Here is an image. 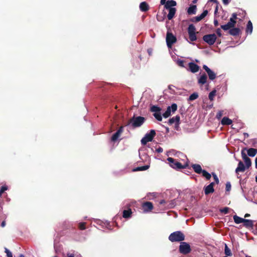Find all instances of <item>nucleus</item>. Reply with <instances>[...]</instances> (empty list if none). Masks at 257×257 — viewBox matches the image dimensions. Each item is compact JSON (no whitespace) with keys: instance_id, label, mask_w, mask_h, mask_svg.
<instances>
[{"instance_id":"45","label":"nucleus","mask_w":257,"mask_h":257,"mask_svg":"<svg viewBox=\"0 0 257 257\" xmlns=\"http://www.w3.org/2000/svg\"><path fill=\"white\" fill-rule=\"evenodd\" d=\"M5 251L7 254V257H13V254H12V252L9 249H8L7 248H6V247L5 248Z\"/></svg>"},{"instance_id":"63","label":"nucleus","mask_w":257,"mask_h":257,"mask_svg":"<svg viewBox=\"0 0 257 257\" xmlns=\"http://www.w3.org/2000/svg\"><path fill=\"white\" fill-rule=\"evenodd\" d=\"M241 190H242V192L243 195L245 197V194H244V190H243V188H242V186H241Z\"/></svg>"},{"instance_id":"41","label":"nucleus","mask_w":257,"mask_h":257,"mask_svg":"<svg viewBox=\"0 0 257 257\" xmlns=\"http://www.w3.org/2000/svg\"><path fill=\"white\" fill-rule=\"evenodd\" d=\"M216 90H213L212 91H211L209 94V95H208V97H209V99L210 100H213V99H214V96L216 94Z\"/></svg>"},{"instance_id":"25","label":"nucleus","mask_w":257,"mask_h":257,"mask_svg":"<svg viewBox=\"0 0 257 257\" xmlns=\"http://www.w3.org/2000/svg\"><path fill=\"white\" fill-rule=\"evenodd\" d=\"M232 121L227 117H224L222 118L221 123L222 125H230L232 123Z\"/></svg>"},{"instance_id":"40","label":"nucleus","mask_w":257,"mask_h":257,"mask_svg":"<svg viewBox=\"0 0 257 257\" xmlns=\"http://www.w3.org/2000/svg\"><path fill=\"white\" fill-rule=\"evenodd\" d=\"M198 97V94L196 92H194L191 94L189 97V100L192 101L196 99H197Z\"/></svg>"},{"instance_id":"21","label":"nucleus","mask_w":257,"mask_h":257,"mask_svg":"<svg viewBox=\"0 0 257 257\" xmlns=\"http://www.w3.org/2000/svg\"><path fill=\"white\" fill-rule=\"evenodd\" d=\"M207 77L206 74H204L202 75L198 80V83L200 85H202L205 84L207 82Z\"/></svg>"},{"instance_id":"48","label":"nucleus","mask_w":257,"mask_h":257,"mask_svg":"<svg viewBox=\"0 0 257 257\" xmlns=\"http://www.w3.org/2000/svg\"><path fill=\"white\" fill-rule=\"evenodd\" d=\"M231 184L230 182H227L225 186V190L226 191H229L231 190Z\"/></svg>"},{"instance_id":"4","label":"nucleus","mask_w":257,"mask_h":257,"mask_svg":"<svg viewBox=\"0 0 257 257\" xmlns=\"http://www.w3.org/2000/svg\"><path fill=\"white\" fill-rule=\"evenodd\" d=\"M156 136V132L154 130H151L149 133H147L141 140V143L143 145L147 144L148 142L153 141Z\"/></svg>"},{"instance_id":"15","label":"nucleus","mask_w":257,"mask_h":257,"mask_svg":"<svg viewBox=\"0 0 257 257\" xmlns=\"http://www.w3.org/2000/svg\"><path fill=\"white\" fill-rule=\"evenodd\" d=\"M246 168L245 165L243 164L242 162L239 161L238 166L235 169V173L237 174L238 172H243L245 171Z\"/></svg>"},{"instance_id":"2","label":"nucleus","mask_w":257,"mask_h":257,"mask_svg":"<svg viewBox=\"0 0 257 257\" xmlns=\"http://www.w3.org/2000/svg\"><path fill=\"white\" fill-rule=\"evenodd\" d=\"M167 160L169 162L170 166L174 169L185 168L188 166V163L187 161L184 162L183 165H182L178 161L171 157H169L167 159Z\"/></svg>"},{"instance_id":"57","label":"nucleus","mask_w":257,"mask_h":257,"mask_svg":"<svg viewBox=\"0 0 257 257\" xmlns=\"http://www.w3.org/2000/svg\"><path fill=\"white\" fill-rule=\"evenodd\" d=\"M2 227H4L6 226V222L5 221H3L1 223Z\"/></svg>"},{"instance_id":"24","label":"nucleus","mask_w":257,"mask_h":257,"mask_svg":"<svg viewBox=\"0 0 257 257\" xmlns=\"http://www.w3.org/2000/svg\"><path fill=\"white\" fill-rule=\"evenodd\" d=\"M169 10V13L167 15L168 19L171 20L174 17L175 13H176V9L172 8L168 9Z\"/></svg>"},{"instance_id":"20","label":"nucleus","mask_w":257,"mask_h":257,"mask_svg":"<svg viewBox=\"0 0 257 257\" xmlns=\"http://www.w3.org/2000/svg\"><path fill=\"white\" fill-rule=\"evenodd\" d=\"M176 2L174 0L168 1L165 2V8L166 9H172L173 7L176 6Z\"/></svg>"},{"instance_id":"10","label":"nucleus","mask_w":257,"mask_h":257,"mask_svg":"<svg viewBox=\"0 0 257 257\" xmlns=\"http://www.w3.org/2000/svg\"><path fill=\"white\" fill-rule=\"evenodd\" d=\"M244 150H245V149H244L241 151V157L242 159L244 161L246 169H248L251 166V162L250 159L247 156L246 154L245 153Z\"/></svg>"},{"instance_id":"44","label":"nucleus","mask_w":257,"mask_h":257,"mask_svg":"<svg viewBox=\"0 0 257 257\" xmlns=\"http://www.w3.org/2000/svg\"><path fill=\"white\" fill-rule=\"evenodd\" d=\"M8 187L6 186H3L0 188V197H1L2 194L6 190H8Z\"/></svg>"},{"instance_id":"47","label":"nucleus","mask_w":257,"mask_h":257,"mask_svg":"<svg viewBox=\"0 0 257 257\" xmlns=\"http://www.w3.org/2000/svg\"><path fill=\"white\" fill-rule=\"evenodd\" d=\"M85 223H84V222L79 223L78 227L81 230H84L85 229Z\"/></svg>"},{"instance_id":"12","label":"nucleus","mask_w":257,"mask_h":257,"mask_svg":"<svg viewBox=\"0 0 257 257\" xmlns=\"http://www.w3.org/2000/svg\"><path fill=\"white\" fill-rule=\"evenodd\" d=\"M188 70L192 73H195L197 72L199 70V66L194 62H190L188 64Z\"/></svg>"},{"instance_id":"19","label":"nucleus","mask_w":257,"mask_h":257,"mask_svg":"<svg viewBox=\"0 0 257 257\" xmlns=\"http://www.w3.org/2000/svg\"><path fill=\"white\" fill-rule=\"evenodd\" d=\"M197 12V7L196 5H191L187 9V12L189 15H195Z\"/></svg>"},{"instance_id":"38","label":"nucleus","mask_w":257,"mask_h":257,"mask_svg":"<svg viewBox=\"0 0 257 257\" xmlns=\"http://www.w3.org/2000/svg\"><path fill=\"white\" fill-rule=\"evenodd\" d=\"M201 174H202V176L207 180H209L211 178V174L204 170Z\"/></svg>"},{"instance_id":"49","label":"nucleus","mask_w":257,"mask_h":257,"mask_svg":"<svg viewBox=\"0 0 257 257\" xmlns=\"http://www.w3.org/2000/svg\"><path fill=\"white\" fill-rule=\"evenodd\" d=\"M213 177L214 179V180L216 184H218L219 183V179L217 176V175L215 173L212 174Z\"/></svg>"},{"instance_id":"18","label":"nucleus","mask_w":257,"mask_h":257,"mask_svg":"<svg viewBox=\"0 0 257 257\" xmlns=\"http://www.w3.org/2000/svg\"><path fill=\"white\" fill-rule=\"evenodd\" d=\"M123 131L122 127H120L116 133H115L111 137V140L113 142L116 141L119 137L120 136V135L121 134Z\"/></svg>"},{"instance_id":"30","label":"nucleus","mask_w":257,"mask_h":257,"mask_svg":"<svg viewBox=\"0 0 257 257\" xmlns=\"http://www.w3.org/2000/svg\"><path fill=\"white\" fill-rule=\"evenodd\" d=\"M234 27L231 24V23H227L225 25H221V28L224 31L230 30L231 28Z\"/></svg>"},{"instance_id":"26","label":"nucleus","mask_w":257,"mask_h":257,"mask_svg":"<svg viewBox=\"0 0 257 257\" xmlns=\"http://www.w3.org/2000/svg\"><path fill=\"white\" fill-rule=\"evenodd\" d=\"M247 155L251 157H254L257 153V150L254 148H249L247 150Z\"/></svg>"},{"instance_id":"11","label":"nucleus","mask_w":257,"mask_h":257,"mask_svg":"<svg viewBox=\"0 0 257 257\" xmlns=\"http://www.w3.org/2000/svg\"><path fill=\"white\" fill-rule=\"evenodd\" d=\"M203 68L205 70V71L207 72L209 78L211 80H213L215 79L216 77V73L213 72L212 70H211L207 65H204L203 66Z\"/></svg>"},{"instance_id":"55","label":"nucleus","mask_w":257,"mask_h":257,"mask_svg":"<svg viewBox=\"0 0 257 257\" xmlns=\"http://www.w3.org/2000/svg\"><path fill=\"white\" fill-rule=\"evenodd\" d=\"M66 257H75V255L73 253L68 252Z\"/></svg>"},{"instance_id":"28","label":"nucleus","mask_w":257,"mask_h":257,"mask_svg":"<svg viewBox=\"0 0 257 257\" xmlns=\"http://www.w3.org/2000/svg\"><path fill=\"white\" fill-rule=\"evenodd\" d=\"M252 24L250 21H249L247 24L246 28V32L247 33H249L251 34L252 32Z\"/></svg>"},{"instance_id":"6","label":"nucleus","mask_w":257,"mask_h":257,"mask_svg":"<svg viewBox=\"0 0 257 257\" xmlns=\"http://www.w3.org/2000/svg\"><path fill=\"white\" fill-rule=\"evenodd\" d=\"M179 250L181 253L186 254L191 251V247L188 243L182 241L180 242Z\"/></svg>"},{"instance_id":"32","label":"nucleus","mask_w":257,"mask_h":257,"mask_svg":"<svg viewBox=\"0 0 257 257\" xmlns=\"http://www.w3.org/2000/svg\"><path fill=\"white\" fill-rule=\"evenodd\" d=\"M132 211L131 209L124 210L123 211V217L125 218H130L131 216Z\"/></svg>"},{"instance_id":"51","label":"nucleus","mask_w":257,"mask_h":257,"mask_svg":"<svg viewBox=\"0 0 257 257\" xmlns=\"http://www.w3.org/2000/svg\"><path fill=\"white\" fill-rule=\"evenodd\" d=\"M216 32L217 35L219 37H221V36H222V34H221V29H220V28H218V29L216 30Z\"/></svg>"},{"instance_id":"31","label":"nucleus","mask_w":257,"mask_h":257,"mask_svg":"<svg viewBox=\"0 0 257 257\" xmlns=\"http://www.w3.org/2000/svg\"><path fill=\"white\" fill-rule=\"evenodd\" d=\"M140 9L143 12H146L148 10V5L146 2H142L140 5Z\"/></svg>"},{"instance_id":"64","label":"nucleus","mask_w":257,"mask_h":257,"mask_svg":"<svg viewBox=\"0 0 257 257\" xmlns=\"http://www.w3.org/2000/svg\"><path fill=\"white\" fill-rule=\"evenodd\" d=\"M197 0H193L192 2H193V3L195 4L197 2Z\"/></svg>"},{"instance_id":"46","label":"nucleus","mask_w":257,"mask_h":257,"mask_svg":"<svg viewBox=\"0 0 257 257\" xmlns=\"http://www.w3.org/2000/svg\"><path fill=\"white\" fill-rule=\"evenodd\" d=\"M229 208L228 207H224L222 209H220V211L221 213H223L224 214H227L228 212Z\"/></svg>"},{"instance_id":"60","label":"nucleus","mask_w":257,"mask_h":257,"mask_svg":"<svg viewBox=\"0 0 257 257\" xmlns=\"http://www.w3.org/2000/svg\"><path fill=\"white\" fill-rule=\"evenodd\" d=\"M243 135L245 138L248 137V134L247 133H243Z\"/></svg>"},{"instance_id":"33","label":"nucleus","mask_w":257,"mask_h":257,"mask_svg":"<svg viewBox=\"0 0 257 257\" xmlns=\"http://www.w3.org/2000/svg\"><path fill=\"white\" fill-rule=\"evenodd\" d=\"M237 18V15L235 13H233L231 17L229 19V21L228 23H231V25L234 27L235 24H236V21L235 20Z\"/></svg>"},{"instance_id":"62","label":"nucleus","mask_w":257,"mask_h":257,"mask_svg":"<svg viewBox=\"0 0 257 257\" xmlns=\"http://www.w3.org/2000/svg\"><path fill=\"white\" fill-rule=\"evenodd\" d=\"M249 216H250V214L248 213L245 214L244 215V217H248Z\"/></svg>"},{"instance_id":"42","label":"nucleus","mask_w":257,"mask_h":257,"mask_svg":"<svg viewBox=\"0 0 257 257\" xmlns=\"http://www.w3.org/2000/svg\"><path fill=\"white\" fill-rule=\"evenodd\" d=\"M140 157L141 159L143 161H146L149 159V156L146 155L145 153L144 154H143L142 153L140 152Z\"/></svg>"},{"instance_id":"13","label":"nucleus","mask_w":257,"mask_h":257,"mask_svg":"<svg viewBox=\"0 0 257 257\" xmlns=\"http://www.w3.org/2000/svg\"><path fill=\"white\" fill-rule=\"evenodd\" d=\"M207 10H204L201 15L193 18L192 21L193 22H198L207 16Z\"/></svg>"},{"instance_id":"1","label":"nucleus","mask_w":257,"mask_h":257,"mask_svg":"<svg viewBox=\"0 0 257 257\" xmlns=\"http://www.w3.org/2000/svg\"><path fill=\"white\" fill-rule=\"evenodd\" d=\"M169 239L171 242H182L185 239V235L181 231H176L170 234Z\"/></svg>"},{"instance_id":"61","label":"nucleus","mask_w":257,"mask_h":257,"mask_svg":"<svg viewBox=\"0 0 257 257\" xmlns=\"http://www.w3.org/2000/svg\"><path fill=\"white\" fill-rule=\"evenodd\" d=\"M255 168L257 169V158H256L255 160Z\"/></svg>"},{"instance_id":"36","label":"nucleus","mask_w":257,"mask_h":257,"mask_svg":"<svg viewBox=\"0 0 257 257\" xmlns=\"http://www.w3.org/2000/svg\"><path fill=\"white\" fill-rule=\"evenodd\" d=\"M161 108L156 105H153L151 107V111L154 113H158L160 112Z\"/></svg>"},{"instance_id":"39","label":"nucleus","mask_w":257,"mask_h":257,"mask_svg":"<svg viewBox=\"0 0 257 257\" xmlns=\"http://www.w3.org/2000/svg\"><path fill=\"white\" fill-rule=\"evenodd\" d=\"M154 116L155 117L156 119L158 121H161L162 120V116L160 112L158 113H154L153 114Z\"/></svg>"},{"instance_id":"50","label":"nucleus","mask_w":257,"mask_h":257,"mask_svg":"<svg viewBox=\"0 0 257 257\" xmlns=\"http://www.w3.org/2000/svg\"><path fill=\"white\" fill-rule=\"evenodd\" d=\"M222 114L223 113L222 111H218L216 114V118L218 119H220L221 117Z\"/></svg>"},{"instance_id":"16","label":"nucleus","mask_w":257,"mask_h":257,"mask_svg":"<svg viewBox=\"0 0 257 257\" xmlns=\"http://www.w3.org/2000/svg\"><path fill=\"white\" fill-rule=\"evenodd\" d=\"M179 121L180 116L179 115H176L174 117L171 118L168 121V123L170 125L175 123L176 125H177V126H178V125H179Z\"/></svg>"},{"instance_id":"43","label":"nucleus","mask_w":257,"mask_h":257,"mask_svg":"<svg viewBox=\"0 0 257 257\" xmlns=\"http://www.w3.org/2000/svg\"><path fill=\"white\" fill-rule=\"evenodd\" d=\"M177 64L181 67H185L184 65V61L181 59H178L176 61Z\"/></svg>"},{"instance_id":"8","label":"nucleus","mask_w":257,"mask_h":257,"mask_svg":"<svg viewBox=\"0 0 257 257\" xmlns=\"http://www.w3.org/2000/svg\"><path fill=\"white\" fill-rule=\"evenodd\" d=\"M216 39V36L214 34L206 35L203 37V40L209 45H213Z\"/></svg>"},{"instance_id":"56","label":"nucleus","mask_w":257,"mask_h":257,"mask_svg":"<svg viewBox=\"0 0 257 257\" xmlns=\"http://www.w3.org/2000/svg\"><path fill=\"white\" fill-rule=\"evenodd\" d=\"M230 1L231 0H222V2L224 5H227L229 3Z\"/></svg>"},{"instance_id":"3","label":"nucleus","mask_w":257,"mask_h":257,"mask_svg":"<svg viewBox=\"0 0 257 257\" xmlns=\"http://www.w3.org/2000/svg\"><path fill=\"white\" fill-rule=\"evenodd\" d=\"M145 118L143 116H134L130 120V123L134 127H140L145 122Z\"/></svg>"},{"instance_id":"53","label":"nucleus","mask_w":257,"mask_h":257,"mask_svg":"<svg viewBox=\"0 0 257 257\" xmlns=\"http://www.w3.org/2000/svg\"><path fill=\"white\" fill-rule=\"evenodd\" d=\"M156 152L159 153H162L163 151V149L161 148V147H159L157 149H156Z\"/></svg>"},{"instance_id":"9","label":"nucleus","mask_w":257,"mask_h":257,"mask_svg":"<svg viewBox=\"0 0 257 257\" xmlns=\"http://www.w3.org/2000/svg\"><path fill=\"white\" fill-rule=\"evenodd\" d=\"M177 109V105L176 103H173L171 106H169L166 111L163 113L162 115L164 118H167L171 115V112L174 113Z\"/></svg>"},{"instance_id":"22","label":"nucleus","mask_w":257,"mask_h":257,"mask_svg":"<svg viewBox=\"0 0 257 257\" xmlns=\"http://www.w3.org/2000/svg\"><path fill=\"white\" fill-rule=\"evenodd\" d=\"M192 167L197 174H201L204 170L202 169L201 166L199 164H193Z\"/></svg>"},{"instance_id":"14","label":"nucleus","mask_w":257,"mask_h":257,"mask_svg":"<svg viewBox=\"0 0 257 257\" xmlns=\"http://www.w3.org/2000/svg\"><path fill=\"white\" fill-rule=\"evenodd\" d=\"M214 185V182H211L208 185L204 187V193L206 195H208L211 193H213L214 191L213 186Z\"/></svg>"},{"instance_id":"29","label":"nucleus","mask_w":257,"mask_h":257,"mask_svg":"<svg viewBox=\"0 0 257 257\" xmlns=\"http://www.w3.org/2000/svg\"><path fill=\"white\" fill-rule=\"evenodd\" d=\"M233 218L234 221L236 224L243 223L244 219V218H241L236 215H234Z\"/></svg>"},{"instance_id":"23","label":"nucleus","mask_w":257,"mask_h":257,"mask_svg":"<svg viewBox=\"0 0 257 257\" xmlns=\"http://www.w3.org/2000/svg\"><path fill=\"white\" fill-rule=\"evenodd\" d=\"M243 225L246 228L252 227L253 226V221L250 219H244Z\"/></svg>"},{"instance_id":"5","label":"nucleus","mask_w":257,"mask_h":257,"mask_svg":"<svg viewBox=\"0 0 257 257\" xmlns=\"http://www.w3.org/2000/svg\"><path fill=\"white\" fill-rule=\"evenodd\" d=\"M187 31L189 35V39L190 41L194 42L197 40L195 27L193 24L189 25Z\"/></svg>"},{"instance_id":"59","label":"nucleus","mask_w":257,"mask_h":257,"mask_svg":"<svg viewBox=\"0 0 257 257\" xmlns=\"http://www.w3.org/2000/svg\"><path fill=\"white\" fill-rule=\"evenodd\" d=\"M214 24L215 26H217L218 25V22L217 20H214Z\"/></svg>"},{"instance_id":"7","label":"nucleus","mask_w":257,"mask_h":257,"mask_svg":"<svg viewBox=\"0 0 257 257\" xmlns=\"http://www.w3.org/2000/svg\"><path fill=\"white\" fill-rule=\"evenodd\" d=\"M177 41L176 37L172 33L167 32L166 35V43L168 48H171L172 45Z\"/></svg>"},{"instance_id":"35","label":"nucleus","mask_w":257,"mask_h":257,"mask_svg":"<svg viewBox=\"0 0 257 257\" xmlns=\"http://www.w3.org/2000/svg\"><path fill=\"white\" fill-rule=\"evenodd\" d=\"M150 167L149 165H145L141 167H138L136 169H134V171H145L148 169Z\"/></svg>"},{"instance_id":"27","label":"nucleus","mask_w":257,"mask_h":257,"mask_svg":"<svg viewBox=\"0 0 257 257\" xmlns=\"http://www.w3.org/2000/svg\"><path fill=\"white\" fill-rule=\"evenodd\" d=\"M239 32H240L239 29H238L237 28H234V27L231 28L229 31V33L232 36H237V35H239Z\"/></svg>"},{"instance_id":"58","label":"nucleus","mask_w":257,"mask_h":257,"mask_svg":"<svg viewBox=\"0 0 257 257\" xmlns=\"http://www.w3.org/2000/svg\"><path fill=\"white\" fill-rule=\"evenodd\" d=\"M166 1V0H161V1H160L161 5H164L165 4Z\"/></svg>"},{"instance_id":"52","label":"nucleus","mask_w":257,"mask_h":257,"mask_svg":"<svg viewBox=\"0 0 257 257\" xmlns=\"http://www.w3.org/2000/svg\"><path fill=\"white\" fill-rule=\"evenodd\" d=\"M180 157L182 158V160H184V158L186 160H187L186 156H185L183 154L179 153Z\"/></svg>"},{"instance_id":"17","label":"nucleus","mask_w":257,"mask_h":257,"mask_svg":"<svg viewBox=\"0 0 257 257\" xmlns=\"http://www.w3.org/2000/svg\"><path fill=\"white\" fill-rule=\"evenodd\" d=\"M143 207L144 211L148 212L153 209V205L151 202H146L143 204Z\"/></svg>"},{"instance_id":"37","label":"nucleus","mask_w":257,"mask_h":257,"mask_svg":"<svg viewBox=\"0 0 257 257\" xmlns=\"http://www.w3.org/2000/svg\"><path fill=\"white\" fill-rule=\"evenodd\" d=\"M224 253L227 256L232 255L231 250L229 248L226 244H225Z\"/></svg>"},{"instance_id":"54","label":"nucleus","mask_w":257,"mask_h":257,"mask_svg":"<svg viewBox=\"0 0 257 257\" xmlns=\"http://www.w3.org/2000/svg\"><path fill=\"white\" fill-rule=\"evenodd\" d=\"M167 203L165 200L163 199V200H161L159 203L161 205H163V204H166V205H167Z\"/></svg>"},{"instance_id":"34","label":"nucleus","mask_w":257,"mask_h":257,"mask_svg":"<svg viewBox=\"0 0 257 257\" xmlns=\"http://www.w3.org/2000/svg\"><path fill=\"white\" fill-rule=\"evenodd\" d=\"M176 205V200L175 199H174V200H171L170 201H169L168 203H167V206H166L167 208H173L175 205Z\"/></svg>"}]
</instances>
